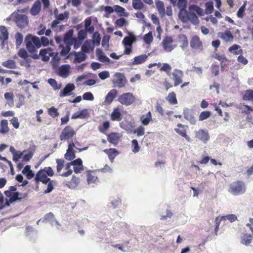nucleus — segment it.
<instances>
[{"instance_id": "f257e3e1", "label": "nucleus", "mask_w": 253, "mask_h": 253, "mask_svg": "<svg viewBox=\"0 0 253 253\" xmlns=\"http://www.w3.org/2000/svg\"><path fill=\"white\" fill-rule=\"evenodd\" d=\"M54 175V171L50 167H45L43 169H40L36 174L35 180L37 184H39L40 182L43 184H47L50 181V179L47 176H52Z\"/></svg>"}, {"instance_id": "f03ea898", "label": "nucleus", "mask_w": 253, "mask_h": 253, "mask_svg": "<svg viewBox=\"0 0 253 253\" xmlns=\"http://www.w3.org/2000/svg\"><path fill=\"white\" fill-rule=\"evenodd\" d=\"M25 42L27 50L30 53H34L36 51L37 48L41 46L40 39L36 36H33L31 34L26 36Z\"/></svg>"}, {"instance_id": "7ed1b4c3", "label": "nucleus", "mask_w": 253, "mask_h": 253, "mask_svg": "<svg viewBox=\"0 0 253 253\" xmlns=\"http://www.w3.org/2000/svg\"><path fill=\"white\" fill-rule=\"evenodd\" d=\"M246 191V185L241 180H237L231 183L228 189L229 192L235 196L243 194Z\"/></svg>"}, {"instance_id": "20e7f679", "label": "nucleus", "mask_w": 253, "mask_h": 253, "mask_svg": "<svg viewBox=\"0 0 253 253\" xmlns=\"http://www.w3.org/2000/svg\"><path fill=\"white\" fill-rule=\"evenodd\" d=\"M76 134V131L71 126H66L62 130L59 138L61 141L72 140Z\"/></svg>"}, {"instance_id": "39448f33", "label": "nucleus", "mask_w": 253, "mask_h": 253, "mask_svg": "<svg viewBox=\"0 0 253 253\" xmlns=\"http://www.w3.org/2000/svg\"><path fill=\"white\" fill-rule=\"evenodd\" d=\"M118 101L122 105L128 106L133 104L136 101V97L131 92H126L121 94Z\"/></svg>"}, {"instance_id": "423d86ee", "label": "nucleus", "mask_w": 253, "mask_h": 253, "mask_svg": "<svg viewBox=\"0 0 253 253\" xmlns=\"http://www.w3.org/2000/svg\"><path fill=\"white\" fill-rule=\"evenodd\" d=\"M11 18L15 22L17 26L20 29H23L28 25L29 21L28 17L23 14L18 13H13Z\"/></svg>"}, {"instance_id": "0eeeda50", "label": "nucleus", "mask_w": 253, "mask_h": 253, "mask_svg": "<svg viewBox=\"0 0 253 253\" xmlns=\"http://www.w3.org/2000/svg\"><path fill=\"white\" fill-rule=\"evenodd\" d=\"M173 42L172 38L170 36H166L163 39L161 45L165 51L171 52L177 46V44L173 43Z\"/></svg>"}, {"instance_id": "6e6552de", "label": "nucleus", "mask_w": 253, "mask_h": 253, "mask_svg": "<svg viewBox=\"0 0 253 253\" xmlns=\"http://www.w3.org/2000/svg\"><path fill=\"white\" fill-rule=\"evenodd\" d=\"M114 77L115 79L113 81V84L115 86L119 88H122L125 86L127 80L123 74L117 73L115 74Z\"/></svg>"}, {"instance_id": "1a4fd4ad", "label": "nucleus", "mask_w": 253, "mask_h": 253, "mask_svg": "<svg viewBox=\"0 0 253 253\" xmlns=\"http://www.w3.org/2000/svg\"><path fill=\"white\" fill-rule=\"evenodd\" d=\"M71 166H74V171L76 173L81 172L84 170L82 160L79 158L66 165V168L68 169Z\"/></svg>"}, {"instance_id": "9d476101", "label": "nucleus", "mask_w": 253, "mask_h": 253, "mask_svg": "<svg viewBox=\"0 0 253 253\" xmlns=\"http://www.w3.org/2000/svg\"><path fill=\"white\" fill-rule=\"evenodd\" d=\"M192 48L201 51L203 50V45L200 38L197 35L193 36L190 42Z\"/></svg>"}, {"instance_id": "9b49d317", "label": "nucleus", "mask_w": 253, "mask_h": 253, "mask_svg": "<svg viewBox=\"0 0 253 253\" xmlns=\"http://www.w3.org/2000/svg\"><path fill=\"white\" fill-rule=\"evenodd\" d=\"M177 128H174V131L179 135L184 137L188 142H190L191 138L187 134L186 128L188 127V126L179 123L177 125Z\"/></svg>"}, {"instance_id": "f8f14e48", "label": "nucleus", "mask_w": 253, "mask_h": 253, "mask_svg": "<svg viewBox=\"0 0 253 253\" xmlns=\"http://www.w3.org/2000/svg\"><path fill=\"white\" fill-rule=\"evenodd\" d=\"M172 75L174 81V86H177L182 83V78L184 75L183 71L175 69L173 70Z\"/></svg>"}, {"instance_id": "ddd939ff", "label": "nucleus", "mask_w": 253, "mask_h": 253, "mask_svg": "<svg viewBox=\"0 0 253 253\" xmlns=\"http://www.w3.org/2000/svg\"><path fill=\"white\" fill-rule=\"evenodd\" d=\"M56 19L53 20L51 23V27L52 29L55 28L58 24L60 23V21H63L65 19H68L69 17V12L67 11L64 12V13H60L56 14L55 13Z\"/></svg>"}, {"instance_id": "4468645a", "label": "nucleus", "mask_w": 253, "mask_h": 253, "mask_svg": "<svg viewBox=\"0 0 253 253\" xmlns=\"http://www.w3.org/2000/svg\"><path fill=\"white\" fill-rule=\"evenodd\" d=\"M54 52L50 48L47 49H41L40 52V55L42 57V59L44 61H48L50 57L53 56Z\"/></svg>"}, {"instance_id": "2eb2a0df", "label": "nucleus", "mask_w": 253, "mask_h": 253, "mask_svg": "<svg viewBox=\"0 0 253 253\" xmlns=\"http://www.w3.org/2000/svg\"><path fill=\"white\" fill-rule=\"evenodd\" d=\"M196 137L206 143L210 139V135L207 130L199 129L196 132Z\"/></svg>"}, {"instance_id": "dca6fc26", "label": "nucleus", "mask_w": 253, "mask_h": 253, "mask_svg": "<svg viewBox=\"0 0 253 253\" xmlns=\"http://www.w3.org/2000/svg\"><path fill=\"white\" fill-rule=\"evenodd\" d=\"M173 6H177L180 9L179 15L181 16L183 13L186 14L187 11L186 10L187 7V0H176V2L174 4H172Z\"/></svg>"}, {"instance_id": "f3484780", "label": "nucleus", "mask_w": 253, "mask_h": 253, "mask_svg": "<svg viewBox=\"0 0 253 253\" xmlns=\"http://www.w3.org/2000/svg\"><path fill=\"white\" fill-rule=\"evenodd\" d=\"M110 119L112 121L119 122L122 119L121 110L119 106L114 108L110 114Z\"/></svg>"}, {"instance_id": "a211bd4d", "label": "nucleus", "mask_w": 253, "mask_h": 253, "mask_svg": "<svg viewBox=\"0 0 253 253\" xmlns=\"http://www.w3.org/2000/svg\"><path fill=\"white\" fill-rule=\"evenodd\" d=\"M121 135L117 132H112L107 136L108 141L113 144L114 146L117 145L120 141Z\"/></svg>"}, {"instance_id": "6ab92c4d", "label": "nucleus", "mask_w": 253, "mask_h": 253, "mask_svg": "<svg viewBox=\"0 0 253 253\" xmlns=\"http://www.w3.org/2000/svg\"><path fill=\"white\" fill-rule=\"evenodd\" d=\"M118 92L116 89L111 90L106 95L104 103L105 105H110L117 96Z\"/></svg>"}, {"instance_id": "aec40b11", "label": "nucleus", "mask_w": 253, "mask_h": 253, "mask_svg": "<svg viewBox=\"0 0 253 253\" xmlns=\"http://www.w3.org/2000/svg\"><path fill=\"white\" fill-rule=\"evenodd\" d=\"M75 88L73 84H68L64 88L61 90L59 96L61 97L69 96L71 94V92L74 90Z\"/></svg>"}, {"instance_id": "412c9836", "label": "nucleus", "mask_w": 253, "mask_h": 253, "mask_svg": "<svg viewBox=\"0 0 253 253\" xmlns=\"http://www.w3.org/2000/svg\"><path fill=\"white\" fill-rule=\"evenodd\" d=\"M73 30H70L66 33L63 38V42L65 44L72 45L75 38L73 37Z\"/></svg>"}, {"instance_id": "4be33fe9", "label": "nucleus", "mask_w": 253, "mask_h": 253, "mask_svg": "<svg viewBox=\"0 0 253 253\" xmlns=\"http://www.w3.org/2000/svg\"><path fill=\"white\" fill-rule=\"evenodd\" d=\"M108 156L110 161L113 163L115 158L119 155V151L115 148L106 149L103 150Z\"/></svg>"}, {"instance_id": "5701e85b", "label": "nucleus", "mask_w": 253, "mask_h": 253, "mask_svg": "<svg viewBox=\"0 0 253 253\" xmlns=\"http://www.w3.org/2000/svg\"><path fill=\"white\" fill-rule=\"evenodd\" d=\"M183 115L184 118L190 122L192 125H195L196 123V120L192 112L188 109L184 110Z\"/></svg>"}, {"instance_id": "b1692460", "label": "nucleus", "mask_w": 253, "mask_h": 253, "mask_svg": "<svg viewBox=\"0 0 253 253\" xmlns=\"http://www.w3.org/2000/svg\"><path fill=\"white\" fill-rule=\"evenodd\" d=\"M219 37L226 42H231L234 37L230 31H226L225 32H220L218 34Z\"/></svg>"}, {"instance_id": "393cba45", "label": "nucleus", "mask_w": 253, "mask_h": 253, "mask_svg": "<svg viewBox=\"0 0 253 253\" xmlns=\"http://www.w3.org/2000/svg\"><path fill=\"white\" fill-rule=\"evenodd\" d=\"M178 42L180 43V46L185 50L188 45V41L187 37L184 34H180L178 36Z\"/></svg>"}, {"instance_id": "a878e982", "label": "nucleus", "mask_w": 253, "mask_h": 253, "mask_svg": "<svg viewBox=\"0 0 253 253\" xmlns=\"http://www.w3.org/2000/svg\"><path fill=\"white\" fill-rule=\"evenodd\" d=\"M136 37L134 35L131 34L129 36L125 37L122 41V43L124 46H132V43L136 42Z\"/></svg>"}, {"instance_id": "bb28decb", "label": "nucleus", "mask_w": 253, "mask_h": 253, "mask_svg": "<svg viewBox=\"0 0 253 253\" xmlns=\"http://www.w3.org/2000/svg\"><path fill=\"white\" fill-rule=\"evenodd\" d=\"M89 116L88 110L83 109L80 112L75 113L72 116V119H85Z\"/></svg>"}, {"instance_id": "cd10ccee", "label": "nucleus", "mask_w": 253, "mask_h": 253, "mask_svg": "<svg viewBox=\"0 0 253 253\" xmlns=\"http://www.w3.org/2000/svg\"><path fill=\"white\" fill-rule=\"evenodd\" d=\"M70 66L69 65H64L59 68V75L63 78L67 77L70 73Z\"/></svg>"}, {"instance_id": "c85d7f7f", "label": "nucleus", "mask_w": 253, "mask_h": 253, "mask_svg": "<svg viewBox=\"0 0 253 253\" xmlns=\"http://www.w3.org/2000/svg\"><path fill=\"white\" fill-rule=\"evenodd\" d=\"M9 131L8 126V121L6 120H2L0 122V134H6Z\"/></svg>"}, {"instance_id": "c756f323", "label": "nucleus", "mask_w": 253, "mask_h": 253, "mask_svg": "<svg viewBox=\"0 0 253 253\" xmlns=\"http://www.w3.org/2000/svg\"><path fill=\"white\" fill-rule=\"evenodd\" d=\"M41 9V3L39 0H37L33 5L30 12L32 15H37L39 13Z\"/></svg>"}, {"instance_id": "7c9ffc66", "label": "nucleus", "mask_w": 253, "mask_h": 253, "mask_svg": "<svg viewBox=\"0 0 253 253\" xmlns=\"http://www.w3.org/2000/svg\"><path fill=\"white\" fill-rule=\"evenodd\" d=\"M79 182L80 179L75 176H73L71 180L66 181L65 184L70 188H75L78 186Z\"/></svg>"}, {"instance_id": "2f4dec72", "label": "nucleus", "mask_w": 253, "mask_h": 253, "mask_svg": "<svg viewBox=\"0 0 253 253\" xmlns=\"http://www.w3.org/2000/svg\"><path fill=\"white\" fill-rule=\"evenodd\" d=\"M0 41L2 43L8 38V33L6 28L4 26H0Z\"/></svg>"}, {"instance_id": "473e14b6", "label": "nucleus", "mask_w": 253, "mask_h": 253, "mask_svg": "<svg viewBox=\"0 0 253 253\" xmlns=\"http://www.w3.org/2000/svg\"><path fill=\"white\" fill-rule=\"evenodd\" d=\"M86 176L88 184H94L98 180V177L94 171H87Z\"/></svg>"}, {"instance_id": "72a5a7b5", "label": "nucleus", "mask_w": 253, "mask_h": 253, "mask_svg": "<svg viewBox=\"0 0 253 253\" xmlns=\"http://www.w3.org/2000/svg\"><path fill=\"white\" fill-rule=\"evenodd\" d=\"M147 55L146 54H142L140 55L135 56L133 58L132 64L138 65L142 64L145 62V61L147 59Z\"/></svg>"}, {"instance_id": "f704fd0d", "label": "nucleus", "mask_w": 253, "mask_h": 253, "mask_svg": "<svg viewBox=\"0 0 253 253\" xmlns=\"http://www.w3.org/2000/svg\"><path fill=\"white\" fill-rule=\"evenodd\" d=\"M4 98L6 100V103L10 107H13L14 105V94L12 92H5L4 94Z\"/></svg>"}, {"instance_id": "c9c22d12", "label": "nucleus", "mask_w": 253, "mask_h": 253, "mask_svg": "<svg viewBox=\"0 0 253 253\" xmlns=\"http://www.w3.org/2000/svg\"><path fill=\"white\" fill-rule=\"evenodd\" d=\"M140 121L144 126H147L152 121V115L151 112H148L146 115H142Z\"/></svg>"}, {"instance_id": "e433bc0d", "label": "nucleus", "mask_w": 253, "mask_h": 253, "mask_svg": "<svg viewBox=\"0 0 253 253\" xmlns=\"http://www.w3.org/2000/svg\"><path fill=\"white\" fill-rule=\"evenodd\" d=\"M84 22L85 29L89 33L92 34L94 31V27L91 25L92 22L91 17L86 18Z\"/></svg>"}, {"instance_id": "4c0bfd02", "label": "nucleus", "mask_w": 253, "mask_h": 253, "mask_svg": "<svg viewBox=\"0 0 253 253\" xmlns=\"http://www.w3.org/2000/svg\"><path fill=\"white\" fill-rule=\"evenodd\" d=\"M166 99L170 104L175 105L178 103V101L176 97V94L173 91L169 93Z\"/></svg>"}, {"instance_id": "58836bf2", "label": "nucleus", "mask_w": 253, "mask_h": 253, "mask_svg": "<svg viewBox=\"0 0 253 253\" xmlns=\"http://www.w3.org/2000/svg\"><path fill=\"white\" fill-rule=\"evenodd\" d=\"M228 50L234 55L242 54L243 53V49L241 48V46L236 44L231 46L228 48Z\"/></svg>"}, {"instance_id": "ea45409f", "label": "nucleus", "mask_w": 253, "mask_h": 253, "mask_svg": "<svg viewBox=\"0 0 253 253\" xmlns=\"http://www.w3.org/2000/svg\"><path fill=\"white\" fill-rule=\"evenodd\" d=\"M73 52L75 57V60L78 63L84 61L86 58V56L84 52L75 51H74Z\"/></svg>"}, {"instance_id": "a19ab883", "label": "nucleus", "mask_w": 253, "mask_h": 253, "mask_svg": "<svg viewBox=\"0 0 253 253\" xmlns=\"http://www.w3.org/2000/svg\"><path fill=\"white\" fill-rule=\"evenodd\" d=\"M253 237L251 234H244L241 237V242L242 244L248 246L252 242Z\"/></svg>"}, {"instance_id": "79ce46f5", "label": "nucleus", "mask_w": 253, "mask_h": 253, "mask_svg": "<svg viewBox=\"0 0 253 253\" xmlns=\"http://www.w3.org/2000/svg\"><path fill=\"white\" fill-rule=\"evenodd\" d=\"M189 12L188 13H196L199 15H201L203 13V10L199 6L192 4L189 7Z\"/></svg>"}, {"instance_id": "37998d69", "label": "nucleus", "mask_w": 253, "mask_h": 253, "mask_svg": "<svg viewBox=\"0 0 253 253\" xmlns=\"http://www.w3.org/2000/svg\"><path fill=\"white\" fill-rule=\"evenodd\" d=\"M17 99H16V106L17 108H20L24 104L25 97L21 94H17L16 95Z\"/></svg>"}, {"instance_id": "c03bdc74", "label": "nucleus", "mask_w": 253, "mask_h": 253, "mask_svg": "<svg viewBox=\"0 0 253 253\" xmlns=\"http://www.w3.org/2000/svg\"><path fill=\"white\" fill-rule=\"evenodd\" d=\"M186 15L187 18L192 23L197 24L199 22L198 17L196 15V13H187L184 14Z\"/></svg>"}, {"instance_id": "a18cd8bd", "label": "nucleus", "mask_w": 253, "mask_h": 253, "mask_svg": "<svg viewBox=\"0 0 253 253\" xmlns=\"http://www.w3.org/2000/svg\"><path fill=\"white\" fill-rule=\"evenodd\" d=\"M39 28L40 29V30L37 33L38 35L41 36L43 35V34H45L47 36H49L51 34L52 32L51 30L47 29L46 30V27L45 25L43 24H41L39 26Z\"/></svg>"}, {"instance_id": "49530a36", "label": "nucleus", "mask_w": 253, "mask_h": 253, "mask_svg": "<svg viewBox=\"0 0 253 253\" xmlns=\"http://www.w3.org/2000/svg\"><path fill=\"white\" fill-rule=\"evenodd\" d=\"M1 64L3 67L9 69H15L16 68V62L13 60H8L2 62Z\"/></svg>"}, {"instance_id": "de8ad7c7", "label": "nucleus", "mask_w": 253, "mask_h": 253, "mask_svg": "<svg viewBox=\"0 0 253 253\" xmlns=\"http://www.w3.org/2000/svg\"><path fill=\"white\" fill-rule=\"evenodd\" d=\"M47 112L49 116H50L53 118H55L57 117L59 114L58 112L57 109H56L55 107L52 106L47 109Z\"/></svg>"}, {"instance_id": "09e8293b", "label": "nucleus", "mask_w": 253, "mask_h": 253, "mask_svg": "<svg viewBox=\"0 0 253 253\" xmlns=\"http://www.w3.org/2000/svg\"><path fill=\"white\" fill-rule=\"evenodd\" d=\"M243 99L244 100H253V90H247L243 96Z\"/></svg>"}, {"instance_id": "8fccbe9b", "label": "nucleus", "mask_w": 253, "mask_h": 253, "mask_svg": "<svg viewBox=\"0 0 253 253\" xmlns=\"http://www.w3.org/2000/svg\"><path fill=\"white\" fill-rule=\"evenodd\" d=\"M132 7L137 10L142 9L144 7L143 2L140 0H132Z\"/></svg>"}, {"instance_id": "3c124183", "label": "nucleus", "mask_w": 253, "mask_h": 253, "mask_svg": "<svg viewBox=\"0 0 253 253\" xmlns=\"http://www.w3.org/2000/svg\"><path fill=\"white\" fill-rule=\"evenodd\" d=\"M97 55L98 57V60L100 62L103 63H110V59L108 57L105 56L101 51H100V53L97 52Z\"/></svg>"}, {"instance_id": "603ef678", "label": "nucleus", "mask_w": 253, "mask_h": 253, "mask_svg": "<svg viewBox=\"0 0 253 253\" xmlns=\"http://www.w3.org/2000/svg\"><path fill=\"white\" fill-rule=\"evenodd\" d=\"M143 39L144 42L146 44H150L153 40L152 32L151 31H150L148 33L145 34L143 36Z\"/></svg>"}, {"instance_id": "864d4df0", "label": "nucleus", "mask_w": 253, "mask_h": 253, "mask_svg": "<svg viewBox=\"0 0 253 253\" xmlns=\"http://www.w3.org/2000/svg\"><path fill=\"white\" fill-rule=\"evenodd\" d=\"M114 9L115 12L119 13L121 16H127L125 12V9L118 5H115L114 6Z\"/></svg>"}, {"instance_id": "5fc2aeb1", "label": "nucleus", "mask_w": 253, "mask_h": 253, "mask_svg": "<svg viewBox=\"0 0 253 253\" xmlns=\"http://www.w3.org/2000/svg\"><path fill=\"white\" fill-rule=\"evenodd\" d=\"M211 115V113L209 111H205L202 112L199 117V120L202 121L208 119Z\"/></svg>"}, {"instance_id": "6e6d98bb", "label": "nucleus", "mask_w": 253, "mask_h": 253, "mask_svg": "<svg viewBox=\"0 0 253 253\" xmlns=\"http://www.w3.org/2000/svg\"><path fill=\"white\" fill-rule=\"evenodd\" d=\"M156 5L160 14L164 15L165 13V8L163 2L158 1L156 2Z\"/></svg>"}, {"instance_id": "4d7b16f0", "label": "nucleus", "mask_w": 253, "mask_h": 253, "mask_svg": "<svg viewBox=\"0 0 253 253\" xmlns=\"http://www.w3.org/2000/svg\"><path fill=\"white\" fill-rule=\"evenodd\" d=\"M75 158V153L73 150L67 149L66 153L65 154V158L71 161Z\"/></svg>"}, {"instance_id": "13d9d810", "label": "nucleus", "mask_w": 253, "mask_h": 253, "mask_svg": "<svg viewBox=\"0 0 253 253\" xmlns=\"http://www.w3.org/2000/svg\"><path fill=\"white\" fill-rule=\"evenodd\" d=\"M17 190L16 186H11L9 189L4 191V194L7 197L11 198L14 192Z\"/></svg>"}, {"instance_id": "bf43d9fd", "label": "nucleus", "mask_w": 253, "mask_h": 253, "mask_svg": "<svg viewBox=\"0 0 253 253\" xmlns=\"http://www.w3.org/2000/svg\"><path fill=\"white\" fill-rule=\"evenodd\" d=\"M16 45L17 47L19 46L23 42V37L21 33H17L15 34Z\"/></svg>"}, {"instance_id": "052dcab7", "label": "nucleus", "mask_w": 253, "mask_h": 253, "mask_svg": "<svg viewBox=\"0 0 253 253\" xmlns=\"http://www.w3.org/2000/svg\"><path fill=\"white\" fill-rule=\"evenodd\" d=\"M56 162L57 163V172H60L64 167V161L63 159H57Z\"/></svg>"}, {"instance_id": "680f3d73", "label": "nucleus", "mask_w": 253, "mask_h": 253, "mask_svg": "<svg viewBox=\"0 0 253 253\" xmlns=\"http://www.w3.org/2000/svg\"><path fill=\"white\" fill-rule=\"evenodd\" d=\"M206 12L207 13L211 14L213 11V5L212 1H209L206 3Z\"/></svg>"}, {"instance_id": "e2e57ef3", "label": "nucleus", "mask_w": 253, "mask_h": 253, "mask_svg": "<svg viewBox=\"0 0 253 253\" xmlns=\"http://www.w3.org/2000/svg\"><path fill=\"white\" fill-rule=\"evenodd\" d=\"M48 83L50 84V85L55 89H59L60 88V85H58L57 83V82L55 79H49L48 80Z\"/></svg>"}, {"instance_id": "0e129e2a", "label": "nucleus", "mask_w": 253, "mask_h": 253, "mask_svg": "<svg viewBox=\"0 0 253 253\" xmlns=\"http://www.w3.org/2000/svg\"><path fill=\"white\" fill-rule=\"evenodd\" d=\"M246 3H244L239 9L237 13V16L238 18L243 17L245 11Z\"/></svg>"}, {"instance_id": "69168bd1", "label": "nucleus", "mask_w": 253, "mask_h": 253, "mask_svg": "<svg viewBox=\"0 0 253 253\" xmlns=\"http://www.w3.org/2000/svg\"><path fill=\"white\" fill-rule=\"evenodd\" d=\"M110 127V123L108 121H106L103 123L102 125L99 126V130L101 132H105Z\"/></svg>"}, {"instance_id": "338daca9", "label": "nucleus", "mask_w": 253, "mask_h": 253, "mask_svg": "<svg viewBox=\"0 0 253 253\" xmlns=\"http://www.w3.org/2000/svg\"><path fill=\"white\" fill-rule=\"evenodd\" d=\"M20 195V194L18 192H14V193L12 194V196L11 198H9V202L11 203H12L13 202L20 200L22 199V198L19 197V196Z\"/></svg>"}, {"instance_id": "774afa93", "label": "nucleus", "mask_w": 253, "mask_h": 253, "mask_svg": "<svg viewBox=\"0 0 253 253\" xmlns=\"http://www.w3.org/2000/svg\"><path fill=\"white\" fill-rule=\"evenodd\" d=\"M136 133L138 136H142L145 133L144 127L142 126H139L133 132Z\"/></svg>"}]
</instances>
